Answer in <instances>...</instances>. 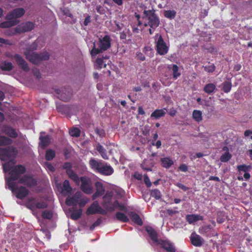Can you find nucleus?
Masks as SVG:
<instances>
[{
  "instance_id": "f257e3e1",
  "label": "nucleus",
  "mask_w": 252,
  "mask_h": 252,
  "mask_svg": "<svg viewBox=\"0 0 252 252\" xmlns=\"http://www.w3.org/2000/svg\"><path fill=\"white\" fill-rule=\"evenodd\" d=\"M14 160L4 163L2 166L3 171L5 172H9V177L6 180V184L8 185L9 183H15L14 181L18 180L21 177V175L26 172V167L22 165L18 164L12 166Z\"/></svg>"
},
{
  "instance_id": "f03ea898",
  "label": "nucleus",
  "mask_w": 252,
  "mask_h": 252,
  "mask_svg": "<svg viewBox=\"0 0 252 252\" xmlns=\"http://www.w3.org/2000/svg\"><path fill=\"white\" fill-rule=\"evenodd\" d=\"M111 39L108 35L99 38L97 42L94 43L93 47L90 51L92 56H95L108 50L111 47Z\"/></svg>"
},
{
  "instance_id": "7ed1b4c3",
  "label": "nucleus",
  "mask_w": 252,
  "mask_h": 252,
  "mask_svg": "<svg viewBox=\"0 0 252 252\" xmlns=\"http://www.w3.org/2000/svg\"><path fill=\"white\" fill-rule=\"evenodd\" d=\"M25 55L27 60L34 64H38L41 61H47L49 59L50 55L47 52H43L37 54L31 51L25 52Z\"/></svg>"
},
{
  "instance_id": "20e7f679",
  "label": "nucleus",
  "mask_w": 252,
  "mask_h": 252,
  "mask_svg": "<svg viewBox=\"0 0 252 252\" xmlns=\"http://www.w3.org/2000/svg\"><path fill=\"white\" fill-rule=\"evenodd\" d=\"M17 154V148L13 146L0 148V159L1 161H7L11 158H14Z\"/></svg>"
},
{
  "instance_id": "39448f33",
  "label": "nucleus",
  "mask_w": 252,
  "mask_h": 252,
  "mask_svg": "<svg viewBox=\"0 0 252 252\" xmlns=\"http://www.w3.org/2000/svg\"><path fill=\"white\" fill-rule=\"evenodd\" d=\"M7 185L8 187V189L15 194L16 197L18 199H23L29 194V191L25 187H18L16 183H9Z\"/></svg>"
},
{
  "instance_id": "423d86ee",
  "label": "nucleus",
  "mask_w": 252,
  "mask_h": 252,
  "mask_svg": "<svg viewBox=\"0 0 252 252\" xmlns=\"http://www.w3.org/2000/svg\"><path fill=\"white\" fill-rule=\"evenodd\" d=\"M143 14L144 17H146L148 20V24H145L144 26L145 27L149 25L151 28L153 29H155L157 28L159 25V20L158 17L155 14V10H144Z\"/></svg>"
},
{
  "instance_id": "0eeeda50",
  "label": "nucleus",
  "mask_w": 252,
  "mask_h": 252,
  "mask_svg": "<svg viewBox=\"0 0 252 252\" xmlns=\"http://www.w3.org/2000/svg\"><path fill=\"white\" fill-rule=\"evenodd\" d=\"M80 182H81L80 189L85 193L90 194L93 192L92 183L91 179L86 176L80 178Z\"/></svg>"
},
{
  "instance_id": "6e6552de",
  "label": "nucleus",
  "mask_w": 252,
  "mask_h": 252,
  "mask_svg": "<svg viewBox=\"0 0 252 252\" xmlns=\"http://www.w3.org/2000/svg\"><path fill=\"white\" fill-rule=\"evenodd\" d=\"M96 214H99L104 215L107 214V212L106 210H105V209H102L99 205L97 201H95L87 209L86 211V214L87 215H90Z\"/></svg>"
},
{
  "instance_id": "1a4fd4ad",
  "label": "nucleus",
  "mask_w": 252,
  "mask_h": 252,
  "mask_svg": "<svg viewBox=\"0 0 252 252\" xmlns=\"http://www.w3.org/2000/svg\"><path fill=\"white\" fill-rule=\"evenodd\" d=\"M27 207L31 210L36 209H45L48 207L46 202L43 201H36L33 197L30 198L27 202Z\"/></svg>"
},
{
  "instance_id": "9d476101",
  "label": "nucleus",
  "mask_w": 252,
  "mask_h": 252,
  "mask_svg": "<svg viewBox=\"0 0 252 252\" xmlns=\"http://www.w3.org/2000/svg\"><path fill=\"white\" fill-rule=\"evenodd\" d=\"M18 183L23 184L28 187L31 188L36 185L37 182L33 177L30 175H25L18 180Z\"/></svg>"
},
{
  "instance_id": "9b49d317",
  "label": "nucleus",
  "mask_w": 252,
  "mask_h": 252,
  "mask_svg": "<svg viewBox=\"0 0 252 252\" xmlns=\"http://www.w3.org/2000/svg\"><path fill=\"white\" fill-rule=\"evenodd\" d=\"M34 24L32 22H26L18 25L15 29L16 33H21L31 31L33 29Z\"/></svg>"
},
{
  "instance_id": "f8f14e48",
  "label": "nucleus",
  "mask_w": 252,
  "mask_h": 252,
  "mask_svg": "<svg viewBox=\"0 0 252 252\" xmlns=\"http://www.w3.org/2000/svg\"><path fill=\"white\" fill-rule=\"evenodd\" d=\"M156 47L157 52L160 55H165L168 52V48L161 35L158 38Z\"/></svg>"
},
{
  "instance_id": "ddd939ff",
  "label": "nucleus",
  "mask_w": 252,
  "mask_h": 252,
  "mask_svg": "<svg viewBox=\"0 0 252 252\" xmlns=\"http://www.w3.org/2000/svg\"><path fill=\"white\" fill-rule=\"evenodd\" d=\"M25 13L23 8H16L8 13L6 16L7 20H17L18 18L21 17Z\"/></svg>"
},
{
  "instance_id": "4468645a",
  "label": "nucleus",
  "mask_w": 252,
  "mask_h": 252,
  "mask_svg": "<svg viewBox=\"0 0 252 252\" xmlns=\"http://www.w3.org/2000/svg\"><path fill=\"white\" fill-rule=\"evenodd\" d=\"M157 244L167 252H176V249L174 244L168 240H159Z\"/></svg>"
},
{
  "instance_id": "2eb2a0df",
  "label": "nucleus",
  "mask_w": 252,
  "mask_h": 252,
  "mask_svg": "<svg viewBox=\"0 0 252 252\" xmlns=\"http://www.w3.org/2000/svg\"><path fill=\"white\" fill-rule=\"evenodd\" d=\"M13 58L20 68L26 72L29 70L28 64L20 55L15 54Z\"/></svg>"
},
{
  "instance_id": "dca6fc26",
  "label": "nucleus",
  "mask_w": 252,
  "mask_h": 252,
  "mask_svg": "<svg viewBox=\"0 0 252 252\" xmlns=\"http://www.w3.org/2000/svg\"><path fill=\"white\" fill-rule=\"evenodd\" d=\"M1 131L3 133L12 138H16L18 136L15 129L9 126H3L1 128Z\"/></svg>"
},
{
  "instance_id": "f3484780",
  "label": "nucleus",
  "mask_w": 252,
  "mask_h": 252,
  "mask_svg": "<svg viewBox=\"0 0 252 252\" xmlns=\"http://www.w3.org/2000/svg\"><path fill=\"white\" fill-rule=\"evenodd\" d=\"M55 92L58 95L59 98L61 100L66 102L70 99L71 94L70 91L65 90V92H63V89H58L55 90Z\"/></svg>"
},
{
  "instance_id": "a211bd4d",
  "label": "nucleus",
  "mask_w": 252,
  "mask_h": 252,
  "mask_svg": "<svg viewBox=\"0 0 252 252\" xmlns=\"http://www.w3.org/2000/svg\"><path fill=\"white\" fill-rule=\"evenodd\" d=\"M95 187L96 188V191L92 195L93 200H94L97 197L101 196L105 192V189L101 182H96L95 183Z\"/></svg>"
},
{
  "instance_id": "6ab92c4d",
  "label": "nucleus",
  "mask_w": 252,
  "mask_h": 252,
  "mask_svg": "<svg viewBox=\"0 0 252 252\" xmlns=\"http://www.w3.org/2000/svg\"><path fill=\"white\" fill-rule=\"evenodd\" d=\"M113 172L114 170L110 165H108L106 164H104L102 163L98 173L103 175L109 176L112 175Z\"/></svg>"
},
{
  "instance_id": "aec40b11",
  "label": "nucleus",
  "mask_w": 252,
  "mask_h": 252,
  "mask_svg": "<svg viewBox=\"0 0 252 252\" xmlns=\"http://www.w3.org/2000/svg\"><path fill=\"white\" fill-rule=\"evenodd\" d=\"M79 199H80V195L76 193L72 197H67L65 200V203L68 206L76 205Z\"/></svg>"
},
{
  "instance_id": "412c9836",
  "label": "nucleus",
  "mask_w": 252,
  "mask_h": 252,
  "mask_svg": "<svg viewBox=\"0 0 252 252\" xmlns=\"http://www.w3.org/2000/svg\"><path fill=\"white\" fill-rule=\"evenodd\" d=\"M145 229L151 240L153 242L158 243L159 240L158 239V233L156 230L151 226L146 227Z\"/></svg>"
},
{
  "instance_id": "4be33fe9",
  "label": "nucleus",
  "mask_w": 252,
  "mask_h": 252,
  "mask_svg": "<svg viewBox=\"0 0 252 252\" xmlns=\"http://www.w3.org/2000/svg\"><path fill=\"white\" fill-rule=\"evenodd\" d=\"M203 217L197 214L187 215L186 217V220L189 224H192L198 220H203Z\"/></svg>"
},
{
  "instance_id": "5701e85b",
  "label": "nucleus",
  "mask_w": 252,
  "mask_h": 252,
  "mask_svg": "<svg viewBox=\"0 0 252 252\" xmlns=\"http://www.w3.org/2000/svg\"><path fill=\"white\" fill-rule=\"evenodd\" d=\"M102 162L95 160L94 158H91L89 161L90 167L94 171L98 172Z\"/></svg>"
},
{
  "instance_id": "b1692460",
  "label": "nucleus",
  "mask_w": 252,
  "mask_h": 252,
  "mask_svg": "<svg viewBox=\"0 0 252 252\" xmlns=\"http://www.w3.org/2000/svg\"><path fill=\"white\" fill-rule=\"evenodd\" d=\"M72 188L70 185V183L68 180H65L63 184V186L61 187V193L63 194H70L72 191Z\"/></svg>"
},
{
  "instance_id": "393cba45",
  "label": "nucleus",
  "mask_w": 252,
  "mask_h": 252,
  "mask_svg": "<svg viewBox=\"0 0 252 252\" xmlns=\"http://www.w3.org/2000/svg\"><path fill=\"white\" fill-rule=\"evenodd\" d=\"M129 217L131 220L138 225L141 226L143 224V221L140 216L135 212H131L129 214Z\"/></svg>"
},
{
  "instance_id": "a878e982",
  "label": "nucleus",
  "mask_w": 252,
  "mask_h": 252,
  "mask_svg": "<svg viewBox=\"0 0 252 252\" xmlns=\"http://www.w3.org/2000/svg\"><path fill=\"white\" fill-rule=\"evenodd\" d=\"M19 22L18 20H7L0 23L1 28H8L17 25Z\"/></svg>"
},
{
  "instance_id": "bb28decb",
  "label": "nucleus",
  "mask_w": 252,
  "mask_h": 252,
  "mask_svg": "<svg viewBox=\"0 0 252 252\" xmlns=\"http://www.w3.org/2000/svg\"><path fill=\"white\" fill-rule=\"evenodd\" d=\"M167 68L169 70H172L174 79L176 80L181 76V73L179 71V67L176 64L169 65Z\"/></svg>"
},
{
  "instance_id": "cd10ccee",
  "label": "nucleus",
  "mask_w": 252,
  "mask_h": 252,
  "mask_svg": "<svg viewBox=\"0 0 252 252\" xmlns=\"http://www.w3.org/2000/svg\"><path fill=\"white\" fill-rule=\"evenodd\" d=\"M160 161L162 166L167 169L170 168L174 164V161L169 157L161 158Z\"/></svg>"
},
{
  "instance_id": "c85d7f7f",
  "label": "nucleus",
  "mask_w": 252,
  "mask_h": 252,
  "mask_svg": "<svg viewBox=\"0 0 252 252\" xmlns=\"http://www.w3.org/2000/svg\"><path fill=\"white\" fill-rule=\"evenodd\" d=\"M39 139L40 142L39 145L42 149H45L47 147L50 142V138L49 135L40 136Z\"/></svg>"
},
{
  "instance_id": "c756f323",
  "label": "nucleus",
  "mask_w": 252,
  "mask_h": 252,
  "mask_svg": "<svg viewBox=\"0 0 252 252\" xmlns=\"http://www.w3.org/2000/svg\"><path fill=\"white\" fill-rule=\"evenodd\" d=\"M165 108L163 109H156L151 115V118L155 119H158L161 117H164L166 114Z\"/></svg>"
},
{
  "instance_id": "7c9ffc66",
  "label": "nucleus",
  "mask_w": 252,
  "mask_h": 252,
  "mask_svg": "<svg viewBox=\"0 0 252 252\" xmlns=\"http://www.w3.org/2000/svg\"><path fill=\"white\" fill-rule=\"evenodd\" d=\"M66 173L69 178L72 179L77 185L80 184L79 178L72 169L66 171Z\"/></svg>"
},
{
  "instance_id": "2f4dec72",
  "label": "nucleus",
  "mask_w": 252,
  "mask_h": 252,
  "mask_svg": "<svg viewBox=\"0 0 252 252\" xmlns=\"http://www.w3.org/2000/svg\"><path fill=\"white\" fill-rule=\"evenodd\" d=\"M96 150L100 154L101 157L105 159H108V157L107 154L106 150L99 143H98L96 146Z\"/></svg>"
},
{
  "instance_id": "473e14b6",
  "label": "nucleus",
  "mask_w": 252,
  "mask_h": 252,
  "mask_svg": "<svg viewBox=\"0 0 252 252\" xmlns=\"http://www.w3.org/2000/svg\"><path fill=\"white\" fill-rule=\"evenodd\" d=\"M216 90V86L214 83H208L205 85L203 91L207 94H210Z\"/></svg>"
},
{
  "instance_id": "72a5a7b5",
  "label": "nucleus",
  "mask_w": 252,
  "mask_h": 252,
  "mask_svg": "<svg viewBox=\"0 0 252 252\" xmlns=\"http://www.w3.org/2000/svg\"><path fill=\"white\" fill-rule=\"evenodd\" d=\"M190 241L191 244L194 246L199 247L202 245L201 237L198 235H196L194 236L191 235L190 237Z\"/></svg>"
},
{
  "instance_id": "f704fd0d",
  "label": "nucleus",
  "mask_w": 252,
  "mask_h": 252,
  "mask_svg": "<svg viewBox=\"0 0 252 252\" xmlns=\"http://www.w3.org/2000/svg\"><path fill=\"white\" fill-rule=\"evenodd\" d=\"M13 141L9 137L0 135V146H9Z\"/></svg>"
},
{
  "instance_id": "c9c22d12",
  "label": "nucleus",
  "mask_w": 252,
  "mask_h": 252,
  "mask_svg": "<svg viewBox=\"0 0 252 252\" xmlns=\"http://www.w3.org/2000/svg\"><path fill=\"white\" fill-rule=\"evenodd\" d=\"M115 216L116 218L120 221L127 222L129 221L128 217L123 213L118 212L116 213Z\"/></svg>"
},
{
  "instance_id": "e433bc0d",
  "label": "nucleus",
  "mask_w": 252,
  "mask_h": 252,
  "mask_svg": "<svg viewBox=\"0 0 252 252\" xmlns=\"http://www.w3.org/2000/svg\"><path fill=\"white\" fill-rule=\"evenodd\" d=\"M82 214L81 209L74 210L71 213L70 218L73 220L79 219Z\"/></svg>"
},
{
  "instance_id": "4c0bfd02",
  "label": "nucleus",
  "mask_w": 252,
  "mask_h": 252,
  "mask_svg": "<svg viewBox=\"0 0 252 252\" xmlns=\"http://www.w3.org/2000/svg\"><path fill=\"white\" fill-rule=\"evenodd\" d=\"M225 213L223 211H219L217 213V221L219 223H222L225 220Z\"/></svg>"
},
{
  "instance_id": "58836bf2",
  "label": "nucleus",
  "mask_w": 252,
  "mask_h": 252,
  "mask_svg": "<svg viewBox=\"0 0 252 252\" xmlns=\"http://www.w3.org/2000/svg\"><path fill=\"white\" fill-rule=\"evenodd\" d=\"M176 15V12L174 10H165L164 12V16L165 17L172 20L173 19Z\"/></svg>"
},
{
  "instance_id": "ea45409f",
  "label": "nucleus",
  "mask_w": 252,
  "mask_h": 252,
  "mask_svg": "<svg viewBox=\"0 0 252 252\" xmlns=\"http://www.w3.org/2000/svg\"><path fill=\"white\" fill-rule=\"evenodd\" d=\"M192 117L195 121L197 122H200L202 120L201 111L194 110L192 113Z\"/></svg>"
},
{
  "instance_id": "a19ab883",
  "label": "nucleus",
  "mask_w": 252,
  "mask_h": 252,
  "mask_svg": "<svg viewBox=\"0 0 252 252\" xmlns=\"http://www.w3.org/2000/svg\"><path fill=\"white\" fill-rule=\"evenodd\" d=\"M222 89L223 91L225 93H229L231 89L232 88V84L230 81H224L222 84Z\"/></svg>"
},
{
  "instance_id": "79ce46f5",
  "label": "nucleus",
  "mask_w": 252,
  "mask_h": 252,
  "mask_svg": "<svg viewBox=\"0 0 252 252\" xmlns=\"http://www.w3.org/2000/svg\"><path fill=\"white\" fill-rule=\"evenodd\" d=\"M56 156V154L54 151L53 150H47L45 154V158L47 160H52Z\"/></svg>"
},
{
  "instance_id": "37998d69",
  "label": "nucleus",
  "mask_w": 252,
  "mask_h": 252,
  "mask_svg": "<svg viewBox=\"0 0 252 252\" xmlns=\"http://www.w3.org/2000/svg\"><path fill=\"white\" fill-rule=\"evenodd\" d=\"M81 131L77 127H73L69 131V134L74 137H78L80 135Z\"/></svg>"
},
{
  "instance_id": "c03bdc74",
  "label": "nucleus",
  "mask_w": 252,
  "mask_h": 252,
  "mask_svg": "<svg viewBox=\"0 0 252 252\" xmlns=\"http://www.w3.org/2000/svg\"><path fill=\"white\" fill-rule=\"evenodd\" d=\"M0 68L2 70L10 71L13 69V66L11 63L4 62L1 65Z\"/></svg>"
},
{
  "instance_id": "a18cd8bd",
  "label": "nucleus",
  "mask_w": 252,
  "mask_h": 252,
  "mask_svg": "<svg viewBox=\"0 0 252 252\" xmlns=\"http://www.w3.org/2000/svg\"><path fill=\"white\" fill-rule=\"evenodd\" d=\"M57 109L58 112L62 113L67 114L69 112V107L66 105H60L57 107Z\"/></svg>"
},
{
  "instance_id": "49530a36",
  "label": "nucleus",
  "mask_w": 252,
  "mask_h": 252,
  "mask_svg": "<svg viewBox=\"0 0 252 252\" xmlns=\"http://www.w3.org/2000/svg\"><path fill=\"white\" fill-rule=\"evenodd\" d=\"M95 66L97 69H101L105 67L106 64L102 58H98L95 61Z\"/></svg>"
},
{
  "instance_id": "de8ad7c7",
  "label": "nucleus",
  "mask_w": 252,
  "mask_h": 252,
  "mask_svg": "<svg viewBox=\"0 0 252 252\" xmlns=\"http://www.w3.org/2000/svg\"><path fill=\"white\" fill-rule=\"evenodd\" d=\"M231 154L229 152H225L220 156V160L222 162H226L231 159Z\"/></svg>"
},
{
  "instance_id": "09e8293b",
  "label": "nucleus",
  "mask_w": 252,
  "mask_h": 252,
  "mask_svg": "<svg viewBox=\"0 0 252 252\" xmlns=\"http://www.w3.org/2000/svg\"><path fill=\"white\" fill-rule=\"evenodd\" d=\"M151 195L156 199H159L161 197V193L158 189H152L151 191Z\"/></svg>"
},
{
  "instance_id": "8fccbe9b",
  "label": "nucleus",
  "mask_w": 252,
  "mask_h": 252,
  "mask_svg": "<svg viewBox=\"0 0 252 252\" xmlns=\"http://www.w3.org/2000/svg\"><path fill=\"white\" fill-rule=\"evenodd\" d=\"M251 168V165H247L245 164L239 165L237 166V169L238 171H239L240 172H244L245 173L249 171Z\"/></svg>"
},
{
  "instance_id": "3c124183",
  "label": "nucleus",
  "mask_w": 252,
  "mask_h": 252,
  "mask_svg": "<svg viewBox=\"0 0 252 252\" xmlns=\"http://www.w3.org/2000/svg\"><path fill=\"white\" fill-rule=\"evenodd\" d=\"M216 69V66L213 63H210L208 65L204 66V70L209 73L213 72Z\"/></svg>"
},
{
  "instance_id": "603ef678",
  "label": "nucleus",
  "mask_w": 252,
  "mask_h": 252,
  "mask_svg": "<svg viewBox=\"0 0 252 252\" xmlns=\"http://www.w3.org/2000/svg\"><path fill=\"white\" fill-rule=\"evenodd\" d=\"M41 217L43 219L50 220L52 218L53 214L51 211L45 210L42 213Z\"/></svg>"
},
{
  "instance_id": "864d4df0",
  "label": "nucleus",
  "mask_w": 252,
  "mask_h": 252,
  "mask_svg": "<svg viewBox=\"0 0 252 252\" xmlns=\"http://www.w3.org/2000/svg\"><path fill=\"white\" fill-rule=\"evenodd\" d=\"M94 131L95 133H96L98 135H99L100 137H104L105 136V132L104 130L102 128H100L98 127H96L94 129Z\"/></svg>"
},
{
  "instance_id": "5fc2aeb1",
  "label": "nucleus",
  "mask_w": 252,
  "mask_h": 252,
  "mask_svg": "<svg viewBox=\"0 0 252 252\" xmlns=\"http://www.w3.org/2000/svg\"><path fill=\"white\" fill-rule=\"evenodd\" d=\"M144 181L146 184L147 187L150 188L152 186V183L147 174H144Z\"/></svg>"
},
{
  "instance_id": "6e6d98bb",
  "label": "nucleus",
  "mask_w": 252,
  "mask_h": 252,
  "mask_svg": "<svg viewBox=\"0 0 252 252\" xmlns=\"http://www.w3.org/2000/svg\"><path fill=\"white\" fill-rule=\"evenodd\" d=\"M119 202L118 200H116L111 204V206L108 208V212H112L114 211L115 208H118Z\"/></svg>"
},
{
  "instance_id": "4d7b16f0",
  "label": "nucleus",
  "mask_w": 252,
  "mask_h": 252,
  "mask_svg": "<svg viewBox=\"0 0 252 252\" xmlns=\"http://www.w3.org/2000/svg\"><path fill=\"white\" fill-rule=\"evenodd\" d=\"M101 222V220L98 218L90 227V229L93 231L96 226H97L100 224Z\"/></svg>"
},
{
  "instance_id": "13d9d810",
  "label": "nucleus",
  "mask_w": 252,
  "mask_h": 252,
  "mask_svg": "<svg viewBox=\"0 0 252 252\" xmlns=\"http://www.w3.org/2000/svg\"><path fill=\"white\" fill-rule=\"evenodd\" d=\"M136 58L137 60H139L141 61H144V60H145V56L142 53L140 52H137L136 53Z\"/></svg>"
},
{
  "instance_id": "bf43d9fd",
  "label": "nucleus",
  "mask_w": 252,
  "mask_h": 252,
  "mask_svg": "<svg viewBox=\"0 0 252 252\" xmlns=\"http://www.w3.org/2000/svg\"><path fill=\"white\" fill-rule=\"evenodd\" d=\"M111 202L110 200L104 201L102 204L103 206L105 208L106 212H108V208L111 206Z\"/></svg>"
},
{
  "instance_id": "052dcab7",
  "label": "nucleus",
  "mask_w": 252,
  "mask_h": 252,
  "mask_svg": "<svg viewBox=\"0 0 252 252\" xmlns=\"http://www.w3.org/2000/svg\"><path fill=\"white\" fill-rule=\"evenodd\" d=\"M62 12L63 14L67 17H69L70 18H72L73 17V15L71 13L70 10L67 8H64Z\"/></svg>"
},
{
  "instance_id": "680f3d73",
  "label": "nucleus",
  "mask_w": 252,
  "mask_h": 252,
  "mask_svg": "<svg viewBox=\"0 0 252 252\" xmlns=\"http://www.w3.org/2000/svg\"><path fill=\"white\" fill-rule=\"evenodd\" d=\"M176 186L179 188H180V189L183 190L185 191H187V190H188L189 189V188L188 187L185 186L183 184H182L181 183H177L176 184Z\"/></svg>"
},
{
  "instance_id": "e2e57ef3",
  "label": "nucleus",
  "mask_w": 252,
  "mask_h": 252,
  "mask_svg": "<svg viewBox=\"0 0 252 252\" xmlns=\"http://www.w3.org/2000/svg\"><path fill=\"white\" fill-rule=\"evenodd\" d=\"M32 73L33 75L36 77V78L39 79L41 78V74L38 69H34L32 70Z\"/></svg>"
},
{
  "instance_id": "0e129e2a",
  "label": "nucleus",
  "mask_w": 252,
  "mask_h": 252,
  "mask_svg": "<svg viewBox=\"0 0 252 252\" xmlns=\"http://www.w3.org/2000/svg\"><path fill=\"white\" fill-rule=\"evenodd\" d=\"M179 169L182 172H186L188 170V167L186 164H181L179 167Z\"/></svg>"
},
{
  "instance_id": "69168bd1",
  "label": "nucleus",
  "mask_w": 252,
  "mask_h": 252,
  "mask_svg": "<svg viewBox=\"0 0 252 252\" xmlns=\"http://www.w3.org/2000/svg\"><path fill=\"white\" fill-rule=\"evenodd\" d=\"M72 164L68 162H66L63 165V168L65 169L66 171L70 170L72 168Z\"/></svg>"
},
{
  "instance_id": "338daca9",
  "label": "nucleus",
  "mask_w": 252,
  "mask_h": 252,
  "mask_svg": "<svg viewBox=\"0 0 252 252\" xmlns=\"http://www.w3.org/2000/svg\"><path fill=\"white\" fill-rule=\"evenodd\" d=\"M96 10L100 14H103L105 13L104 9L100 5L96 6Z\"/></svg>"
},
{
  "instance_id": "774afa93",
  "label": "nucleus",
  "mask_w": 252,
  "mask_h": 252,
  "mask_svg": "<svg viewBox=\"0 0 252 252\" xmlns=\"http://www.w3.org/2000/svg\"><path fill=\"white\" fill-rule=\"evenodd\" d=\"M88 202L87 200L84 199L79 200L78 204L80 207H83Z\"/></svg>"
}]
</instances>
